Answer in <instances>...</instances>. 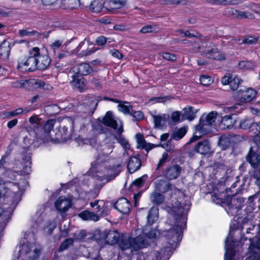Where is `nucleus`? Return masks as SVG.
<instances>
[{
  "label": "nucleus",
  "mask_w": 260,
  "mask_h": 260,
  "mask_svg": "<svg viewBox=\"0 0 260 260\" xmlns=\"http://www.w3.org/2000/svg\"><path fill=\"white\" fill-rule=\"evenodd\" d=\"M252 119H245L240 123V127L243 129H250L251 124L252 123Z\"/></svg>",
  "instance_id": "49"
},
{
  "label": "nucleus",
  "mask_w": 260,
  "mask_h": 260,
  "mask_svg": "<svg viewBox=\"0 0 260 260\" xmlns=\"http://www.w3.org/2000/svg\"><path fill=\"white\" fill-rule=\"evenodd\" d=\"M186 132L187 129L186 127L180 128L173 134L172 138L175 140L178 141L184 137Z\"/></svg>",
  "instance_id": "41"
},
{
  "label": "nucleus",
  "mask_w": 260,
  "mask_h": 260,
  "mask_svg": "<svg viewBox=\"0 0 260 260\" xmlns=\"http://www.w3.org/2000/svg\"><path fill=\"white\" fill-rule=\"evenodd\" d=\"M177 32L179 34H177V35H180L182 37H187L189 38H191V37H196L197 38L198 36V33H196L195 34H191L189 31H187V30L185 32H183L182 30H180L177 31Z\"/></svg>",
  "instance_id": "54"
},
{
  "label": "nucleus",
  "mask_w": 260,
  "mask_h": 260,
  "mask_svg": "<svg viewBox=\"0 0 260 260\" xmlns=\"http://www.w3.org/2000/svg\"><path fill=\"white\" fill-rule=\"evenodd\" d=\"M181 2L180 0H160L159 2L160 4L165 5H178Z\"/></svg>",
  "instance_id": "57"
},
{
  "label": "nucleus",
  "mask_w": 260,
  "mask_h": 260,
  "mask_svg": "<svg viewBox=\"0 0 260 260\" xmlns=\"http://www.w3.org/2000/svg\"><path fill=\"white\" fill-rule=\"evenodd\" d=\"M144 232L136 237L122 238L119 245L122 250L130 249L131 251H138L140 249L146 247L148 245V242L146 238Z\"/></svg>",
  "instance_id": "3"
},
{
  "label": "nucleus",
  "mask_w": 260,
  "mask_h": 260,
  "mask_svg": "<svg viewBox=\"0 0 260 260\" xmlns=\"http://www.w3.org/2000/svg\"><path fill=\"white\" fill-rule=\"evenodd\" d=\"M194 151L201 154L205 155L210 150V144L207 140L199 141L194 147Z\"/></svg>",
  "instance_id": "20"
},
{
  "label": "nucleus",
  "mask_w": 260,
  "mask_h": 260,
  "mask_svg": "<svg viewBox=\"0 0 260 260\" xmlns=\"http://www.w3.org/2000/svg\"><path fill=\"white\" fill-rule=\"evenodd\" d=\"M197 112V110L196 111H193L192 107L187 106L182 110L181 116L183 119H186L189 121H191L195 118Z\"/></svg>",
  "instance_id": "29"
},
{
  "label": "nucleus",
  "mask_w": 260,
  "mask_h": 260,
  "mask_svg": "<svg viewBox=\"0 0 260 260\" xmlns=\"http://www.w3.org/2000/svg\"><path fill=\"white\" fill-rule=\"evenodd\" d=\"M228 12L229 15L232 16L235 18L239 19L240 11L234 9L230 8L228 9Z\"/></svg>",
  "instance_id": "62"
},
{
  "label": "nucleus",
  "mask_w": 260,
  "mask_h": 260,
  "mask_svg": "<svg viewBox=\"0 0 260 260\" xmlns=\"http://www.w3.org/2000/svg\"><path fill=\"white\" fill-rule=\"evenodd\" d=\"M189 201H185L182 205L177 202L173 206L175 221L174 224L167 221L165 228L161 234L166 238L167 243L162 248L159 250H153L140 254L137 260H168L177 246V243L181 241L182 236V230L185 228L187 220V215L190 208Z\"/></svg>",
  "instance_id": "1"
},
{
  "label": "nucleus",
  "mask_w": 260,
  "mask_h": 260,
  "mask_svg": "<svg viewBox=\"0 0 260 260\" xmlns=\"http://www.w3.org/2000/svg\"><path fill=\"white\" fill-rule=\"evenodd\" d=\"M161 146L169 152L173 151L175 149V146L172 144V142L171 141H169L167 142L162 144L161 145Z\"/></svg>",
  "instance_id": "58"
},
{
  "label": "nucleus",
  "mask_w": 260,
  "mask_h": 260,
  "mask_svg": "<svg viewBox=\"0 0 260 260\" xmlns=\"http://www.w3.org/2000/svg\"><path fill=\"white\" fill-rule=\"evenodd\" d=\"M19 34L22 36H39V33L36 31H30L29 29H20L18 32Z\"/></svg>",
  "instance_id": "43"
},
{
  "label": "nucleus",
  "mask_w": 260,
  "mask_h": 260,
  "mask_svg": "<svg viewBox=\"0 0 260 260\" xmlns=\"http://www.w3.org/2000/svg\"><path fill=\"white\" fill-rule=\"evenodd\" d=\"M74 242V239L72 238H69L63 241L60 245V248L62 250L66 249L68 246L72 245Z\"/></svg>",
  "instance_id": "59"
},
{
  "label": "nucleus",
  "mask_w": 260,
  "mask_h": 260,
  "mask_svg": "<svg viewBox=\"0 0 260 260\" xmlns=\"http://www.w3.org/2000/svg\"><path fill=\"white\" fill-rule=\"evenodd\" d=\"M137 142V148L145 149L146 150L151 149V144H147L142 134L138 133L136 136Z\"/></svg>",
  "instance_id": "33"
},
{
  "label": "nucleus",
  "mask_w": 260,
  "mask_h": 260,
  "mask_svg": "<svg viewBox=\"0 0 260 260\" xmlns=\"http://www.w3.org/2000/svg\"><path fill=\"white\" fill-rule=\"evenodd\" d=\"M254 15L248 12H243L240 11L239 18V19L247 18V19H253Z\"/></svg>",
  "instance_id": "53"
},
{
  "label": "nucleus",
  "mask_w": 260,
  "mask_h": 260,
  "mask_svg": "<svg viewBox=\"0 0 260 260\" xmlns=\"http://www.w3.org/2000/svg\"><path fill=\"white\" fill-rule=\"evenodd\" d=\"M79 216L84 220H92L97 221L100 220V216L98 214L90 212L88 210H84L79 214Z\"/></svg>",
  "instance_id": "28"
},
{
  "label": "nucleus",
  "mask_w": 260,
  "mask_h": 260,
  "mask_svg": "<svg viewBox=\"0 0 260 260\" xmlns=\"http://www.w3.org/2000/svg\"><path fill=\"white\" fill-rule=\"evenodd\" d=\"M235 122L236 120L233 119L232 115H226L222 117L219 125L222 129H231Z\"/></svg>",
  "instance_id": "27"
},
{
  "label": "nucleus",
  "mask_w": 260,
  "mask_h": 260,
  "mask_svg": "<svg viewBox=\"0 0 260 260\" xmlns=\"http://www.w3.org/2000/svg\"><path fill=\"white\" fill-rule=\"evenodd\" d=\"M159 234V232L157 230L152 229L147 234V237L149 239H155L157 237Z\"/></svg>",
  "instance_id": "60"
},
{
  "label": "nucleus",
  "mask_w": 260,
  "mask_h": 260,
  "mask_svg": "<svg viewBox=\"0 0 260 260\" xmlns=\"http://www.w3.org/2000/svg\"><path fill=\"white\" fill-rule=\"evenodd\" d=\"M32 84L36 87H41L44 89L50 90L52 89V86L40 80H34Z\"/></svg>",
  "instance_id": "39"
},
{
  "label": "nucleus",
  "mask_w": 260,
  "mask_h": 260,
  "mask_svg": "<svg viewBox=\"0 0 260 260\" xmlns=\"http://www.w3.org/2000/svg\"><path fill=\"white\" fill-rule=\"evenodd\" d=\"M29 122L31 124H35V127L40 125L41 119L39 118L37 115H34L29 118Z\"/></svg>",
  "instance_id": "52"
},
{
  "label": "nucleus",
  "mask_w": 260,
  "mask_h": 260,
  "mask_svg": "<svg viewBox=\"0 0 260 260\" xmlns=\"http://www.w3.org/2000/svg\"><path fill=\"white\" fill-rule=\"evenodd\" d=\"M29 135L34 138L38 143H45L53 140L51 135H49L47 132L43 131V128L40 125L35 126L33 129L28 131Z\"/></svg>",
  "instance_id": "8"
},
{
  "label": "nucleus",
  "mask_w": 260,
  "mask_h": 260,
  "mask_svg": "<svg viewBox=\"0 0 260 260\" xmlns=\"http://www.w3.org/2000/svg\"><path fill=\"white\" fill-rule=\"evenodd\" d=\"M41 247L34 243H26L20 245L19 249V256L13 260H22L24 258L34 260L37 258L41 252Z\"/></svg>",
  "instance_id": "5"
},
{
  "label": "nucleus",
  "mask_w": 260,
  "mask_h": 260,
  "mask_svg": "<svg viewBox=\"0 0 260 260\" xmlns=\"http://www.w3.org/2000/svg\"><path fill=\"white\" fill-rule=\"evenodd\" d=\"M105 7V1L94 0L90 5V9L94 12H99Z\"/></svg>",
  "instance_id": "38"
},
{
  "label": "nucleus",
  "mask_w": 260,
  "mask_h": 260,
  "mask_svg": "<svg viewBox=\"0 0 260 260\" xmlns=\"http://www.w3.org/2000/svg\"><path fill=\"white\" fill-rule=\"evenodd\" d=\"M141 165L140 160L135 156L131 157L127 164V168L130 173L137 171Z\"/></svg>",
  "instance_id": "26"
},
{
  "label": "nucleus",
  "mask_w": 260,
  "mask_h": 260,
  "mask_svg": "<svg viewBox=\"0 0 260 260\" xmlns=\"http://www.w3.org/2000/svg\"><path fill=\"white\" fill-rule=\"evenodd\" d=\"M71 206V200L66 197H59L55 203V206L60 212H66Z\"/></svg>",
  "instance_id": "16"
},
{
  "label": "nucleus",
  "mask_w": 260,
  "mask_h": 260,
  "mask_svg": "<svg viewBox=\"0 0 260 260\" xmlns=\"http://www.w3.org/2000/svg\"><path fill=\"white\" fill-rule=\"evenodd\" d=\"M74 71L78 75L86 76L92 72V69L89 64L82 63L75 67Z\"/></svg>",
  "instance_id": "22"
},
{
  "label": "nucleus",
  "mask_w": 260,
  "mask_h": 260,
  "mask_svg": "<svg viewBox=\"0 0 260 260\" xmlns=\"http://www.w3.org/2000/svg\"><path fill=\"white\" fill-rule=\"evenodd\" d=\"M229 239L227 238L225 242V248L226 252L224 255V260H241L242 257L239 255L236 256L235 251L232 248L230 245L228 244Z\"/></svg>",
  "instance_id": "23"
},
{
  "label": "nucleus",
  "mask_w": 260,
  "mask_h": 260,
  "mask_svg": "<svg viewBox=\"0 0 260 260\" xmlns=\"http://www.w3.org/2000/svg\"><path fill=\"white\" fill-rule=\"evenodd\" d=\"M182 171V167L178 165L168 166L162 172V176L168 180L177 179Z\"/></svg>",
  "instance_id": "11"
},
{
  "label": "nucleus",
  "mask_w": 260,
  "mask_h": 260,
  "mask_svg": "<svg viewBox=\"0 0 260 260\" xmlns=\"http://www.w3.org/2000/svg\"><path fill=\"white\" fill-rule=\"evenodd\" d=\"M98 102L99 100L96 97L92 98L91 103L89 105V107L90 108V110L92 111V113H93V111L96 109L98 104Z\"/></svg>",
  "instance_id": "64"
},
{
  "label": "nucleus",
  "mask_w": 260,
  "mask_h": 260,
  "mask_svg": "<svg viewBox=\"0 0 260 260\" xmlns=\"http://www.w3.org/2000/svg\"><path fill=\"white\" fill-rule=\"evenodd\" d=\"M37 62V69L44 70L46 69L50 64L51 59L46 54H42L39 51V54L36 57Z\"/></svg>",
  "instance_id": "18"
},
{
  "label": "nucleus",
  "mask_w": 260,
  "mask_h": 260,
  "mask_svg": "<svg viewBox=\"0 0 260 260\" xmlns=\"http://www.w3.org/2000/svg\"><path fill=\"white\" fill-rule=\"evenodd\" d=\"M74 129V122L72 120H68L61 127L59 135L60 137H56L58 140L62 141H67L72 138Z\"/></svg>",
  "instance_id": "12"
},
{
  "label": "nucleus",
  "mask_w": 260,
  "mask_h": 260,
  "mask_svg": "<svg viewBox=\"0 0 260 260\" xmlns=\"http://www.w3.org/2000/svg\"><path fill=\"white\" fill-rule=\"evenodd\" d=\"M258 40V38L254 37L251 36L246 37L243 39L240 44H247L248 45L255 44Z\"/></svg>",
  "instance_id": "44"
},
{
  "label": "nucleus",
  "mask_w": 260,
  "mask_h": 260,
  "mask_svg": "<svg viewBox=\"0 0 260 260\" xmlns=\"http://www.w3.org/2000/svg\"><path fill=\"white\" fill-rule=\"evenodd\" d=\"M23 113V109L22 108H18L16 109L15 110L11 111V112H6L5 114L6 117L7 118H10L11 117H14L17 116L20 114H22Z\"/></svg>",
  "instance_id": "50"
},
{
  "label": "nucleus",
  "mask_w": 260,
  "mask_h": 260,
  "mask_svg": "<svg viewBox=\"0 0 260 260\" xmlns=\"http://www.w3.org/2000/svg\"><path fill=\"white\" fill-rule=\"evenodd\" d=\"M56 121L54 119L47 120L42 126L43 131L47 132L49 135H51L50 132L53 130Z\"/></svg>",
  "instance_id": "40"
},
{
  "label": "nucleus",
  "mask_w": 260,
  "mask_h": 260,
  "mask_svg": "<svg viewBox=\"0 0 260 260\" xmlns=\"http://www.w3.org/2000/svg\"><path fill=\"white\" fill-rule=\"evenodd\" d=\"M102 123L106 126L112 128L119 135L118 137L116 136L114 137L123 148L125 149L130 148L128 141L121 136V134L123 131L122 122L119 120H116L111 111H108L106 113L102 119Z\"/></svg>",
  "instance_id": "2"
},
{
  "label": "nucleus",
  "mask_w": 260,
  "mask_h": 260,
  "mask_svg": "<svg viewBox=\"0 0 260 260\" xmlns=\"http://www.w3.org/2000/svg\"><path fill=\"white\" fill-rule=\"evenodd\" d=\"M253 64L250 61L246 60L240 61L238 63V67L243 70H248L253 68Z\"/></svg>",
  "instance_id": "42"
},
{
  "label": "nucleus",
  "mask_w": 260,
  "mask_h": 260,
  "mask_svg": "<svg viewBox=\"0 0 260 260\" xmlns=\"http://www.w3.org/2000/svg\"><path fill=\"white\" fill-rule=\"evenodd\" d=\"M246 160L252 168H256L260 163V156L250 148Z\"/></svg>",
  "instance_id": "21"
},
{
  "label": "nucleus",
  "mask_w": 260,
  "mask_h": 260,
  "mask_svg": "<svg viewBox=\"0 0 260 260\" xmlns=\"http://www.w3.org/2000/svg\"><path fill=\"white\" fill-rule=\"evenodd\" d=\"M72 78V85L75 87L78 88L81 92L82 91L85 86L84 78L82 77V76L78 75H73Z\"/></svg>",
  "instance_id": "30"
},
{
  "label": "nucleus",
  "mask_w": 260,
  "mask_h": 260,
  "mask_svg": "<svg viewBox=\"0 0 260 260\" xmlns=\"http://www.w3.org/2000/svg\"><path fill=\"white\" fill-rule=\"evenodd\" d=\"M40 49L35 47L30 49L28 52V57L25 60L18 62L17 69L21 72H32L37 70L36 57L39 54Z\"/></svg>",
  "instance_id": "6"
},
{
  "label": "nucleus",
  "mask_w": 260,
  "mask_h": 260,
  "mask_svg": "<svg viewBox=\"0 0 260 260\" xmlns=\"http://www.w3.org/2000/svg\"><path fill=\"white\" fill-rule=\"evenodd\" d=\"M131 204L125 198H120L115 203L114 208L123 214H126L129 211Z\"/></svg>",
  "instance_id": "19"
},
{
  "label": "nucleus",
  "mask_w": 260,
  "mask_h": 260,
  "mask_svg": "<svg viewBox=\"0 0 260 260\" xmlns=\"http://www.w3.org/2000/svg\"><path fill=\"white\" fill-rule=\"evenodd\" d=\"M135 120L139 121L144 118V115L140 111H134L132 109L130 114Z\"/></svg>",
  "instance_id": "48"
},
{
  "label": "nucleus",
  "mask_w": 260,
  "mask_h": 260,
  "mask_svg": "<svg viewBox=\"0 0 260 260\" xmlns=\"http://www.w3.org/2000/svg\"><path fill=\"white\" fill-rule=\"evenodd\" d=\"M217 113L214 111L209 113L205 118L202 116L199 124L196 126V134L199 133V135H194L189 140V143L197 141L201 137L202 135H205L210 132V127L212 125L216 119Z\"/></svg>",
  "instance_id": "4"
},
{
  "label": "nucleus",
  "mask_w": 260,
  "mask_h": 260,
  "mask_svg": "<svg viewBox=\"0 0 260 260\" xmlns=\"http://www.w3.org/2000/svg\"><path fill=\"white\" fill-rule=\"evenodd\" d=\"M114 148L113 143L106 145L103 148V153L106 155H108L112 153Z\"/></svg>",
  "instance_id": "51"
},
{
  "label": "nucleus",
  "mask_w": 260,
  "mask_h": 260,
  "mask_svg": "<svg viewBox=\"0 0 260 260\" xmlns=\"http://www.w3.org/2000/svg\"><path fill=\"white\" fill-rule=\"evenodd\" d=\"M200 81L201 84L204 86H208L213 82L212 78L208 75L201 76L200 78Z\"/></svg>",
  "instance_id": "46"
},
{
  "label": "nucleus",
  "mask_w": 260,
  "mask_h": 260,
  "mask_svg": "<svg viewBox=\"0 0 260 260\" xmlns=\"http://www.w3.org/2000/svg\"><path fill=\"white\" fill-rule=\"evenodd\" d=\"M10 51L9 43L6 40H4L2 43L0 44V57L2 56L8 57L9 55Z\"/></svg>",
  "instance_id": "35"
},
{
  "label": "nucleus",
  "mask_w": 260,
  "mask_h": 260,
  "mask_svg": "<svg viewBox=\"0 0 260 260\" xmlns=\"http://www.w3.org/2000/svg\"><path fill=\"white\" fill-rule=\"evenodd\" d=\"M65 106H62L61 104L57 105H47L45 107V111L47 113L50 115H55L59 113V109H65Z\"/></svg>",
  "instance_id": "31"
},
{
  "label": "nucleus",
  "mask_w": 260,
  "mask_h": 260,
  "mask_svg": "<svg viewBox=\"0 0 260 260\" xmlns=\"http://www.w3.org/2000/svg\"><path fill=\"white\" fill-rule=\"evenodd\" d=\"M257 94L254 89L248 88L244 89H240L235 93V98L241 102H248L255 99Z\"/></svg>",
  "instance_id": "10"
},
{
  "label": "nucleus",
  "mask_w": 260,
  "mask_h": 260,
  "mask_svg": "<svg viewBox=\"0 0 260 260\" xmlns=\"http://www.w3.org/2000/svg\"><path fill=\"white\" fill-rule=\"evenodd\" d=\"M201 53L202 55L208 58L220 61L225 59L224 54L215 46H207V45L205 49L201 51Z\"/></svg>",
  "instance_id": "7"
},
{
  "label": "nucleus",
  "mask_w": 260,
  "mask_h": 260,
  "mask_svg": "<svg viewBox=\"0 0 260 260\" xmlns=\"http://www.w3.org/2000/svg\"><path fill=\"white\" fill-rule=\"evenodd\" d=\"M215 5H238L240 3V0H215Z\"/></svg>",
  "instance_id": "45"
},
{
  "label": "nucleus",
  "mask_w": 260,
  "mask_h": 260,
  "mask_svg": "<svg viewBox=\"0 0 260 260\" xmlns=\"http://www.w3.org/2000/svg\"><path fill=\"white\" fill-rule=\"evenodd\" d=\"M181 116V113L179 111L173 112L171 114V119L174 122H178L180 121V118Z\"/></svg>",
  "instance_id": "61"
},
{
  "label": "nucleus",
  "mask_w": 260,
  "mask_h": 260,
  "mask_svg": "<svg viewBox=\"0 0 260 260\" xmlns=\"http://www.w3.org/2000/svg\"><path fill=\"white\" fill-rule=\"evenodd\" d=\"M231 144V138L229 136L222 135L218 140V145L220 146L222 149L225 150L230 146Z\"/></svg>",
  "instance_id": "37"
},
{
  "label": "nucleus",
  "mask_w": 260,
  "mask_h": 260,
  "mask_svg": "<svg viewBox=\"0 0 260 260\" xmlns=\"http://www.w3.org/2000/svg\"><path fill=\"white\" fill-rule=\"evenodd\" d=\"M248 252L250 254L249 258L251 260H260V245H255L251 243Z\"/></svg>",
  "instance_id": "25"
},
{
  "label": "nucleus",
  "mask_w": 260,
  "mask_h": 260,
  "mask_svg": "<svg viewBox=\"0 0 260 260\" xmlns=\"http://www.w3.org/2000/svg\"><path fill=\"white\" fill-rule=\"evenodd\" d=\"M107 42V39L105 37L101 36L98 37L95 40V44L98 46H103Z\"/></svg>",
  "instance_id": "63"
},
{
  "label": "nucleus",
  "mask_w": 260,
  "mask_h": 260,
  "mask_svg": "<svg viewBox=\"0 0 260 260\" xmlns=\"http://www.w3.org/2000/svg\"><path fill=\"white\" fill-rule=\"evenodd\" d=\"M104 202L103 201L96 200L94 202H90V205L92 208H95L99 212L98 215L101 217H104L108 214L107 209L104 207Z\"/></svg>",
  "instance_id": "24"
},
{
  "label": "nucleus",
  "mask_w": 260,
  "mask_h": 260,
  "mask_svg": "<svg viewBox=\"0 0 260 260\" xmlns=\"http://www.w3.org/2000/svg\"><path fill=\"white\" fill-rule=\"evenodd\" d=\"M158 217V210L157 208L153 207L150 208L147 216V221L149 224H152L155 222Z\"/></svg>",
  "instance_id": "32"
},
{
  "label": "nucleus",
  "mask_w": 260,
  "mask_h": 260,
  "mask_svg": "<svg viewBox=\"0 0 260 260\" xmlns=\"http://www.w3.org/2000/svg\"><path fill=\"white\" fill-rule=\"evenodd\" d=\"M118 110L119 111L123 113L124 114H129L132 110V106L130 105H126L124 104H119L118 106Z\"/></svg>",
  "instance_id": "47"
},
{
  "label": "nucleus",
  "mask_w": 260,
  "mask_h": 260,
  "mask_svg": "<svg viewBox=\"0 0 260 260\" xmlns=\"http://www.w3.org/2000/svg\"><path fill=\"white\" fill-rule=\"evenodd\" d=\"M156 112L151 113V115L153 119L154 127L160 128L164 126L169 118V115L166 114H155Z\"/></svg>",
  "instance_id": "17"
},
{
  "label": "nucleus",
  "mask_w": 260,
  "mask_h": 260,
  "mask_svg": "<svg viewBox=\"0 0 260 260\" xmlns=\"http://www.w3.org/2000/svg\"><path fill=\"white\" fill-rule=\"evenodd\" d=\"M127 0H105V8L109 10L120 9L125 7Z\"/></svg>",
  "instance_id": "15"
},
{
  "label": "nucleus",
  "mask_w": 260,
  "mask_h": 260,
  "mask_svg": "<svg viewBox=\"0 0 260 260\" xmlns=\"http://www.w3.org/2000/svg\"><path fill=\"white\" fill-rule=\"evenodd\" d=\"M156 189L162 193L171 191L174 194H182L181 190L177 188L171 183L165 181L160 180L156 184Z\"/></svg>",
  "instance_id": "14"
},
{
  "label": "nucleus",
  "mask_w": 260,
  "mask_h": 260,
  "mask_svg": "<svg viewBox=\"0 0 260 260\" xmlns=\"http://www.w3.org/2000/svg\"><path fill=\"white\" fill-rule=\"evenodd\" d=\"M119 238L118 233L116 231H112L108 233L105 237V240L109 244L112 245L118 241Z\"/></svg>",
  "instance_id": "34"
},
{
  "label": "nucleus",
  "mask_w": 260,
  "mask_h": 260,
  "mask_svg": "<svg viewBox=\"0 0 260 260\" xmlns=\"http://www.w3.org/2000/svg\"><path fill=\"white\" fill-rule=\"evenodd\" d=\"M169 157V155L167 153H164L162 155V157L161 158H160L159 162L157 164L156 170H158L160 167L162 166H163L165 163L166 162L167 159Z\"/></svg>",
  "instance_id": "56"
},
{
  "label": "nucleus",
  "mask_w": 260,
  "mask_h": 260,
  "mask_svg": "<svg viewBox=\"0 0 260 260\" xmlns=\"http://www.w3.org/2000/svg\"><path fill=\"white\" fill-rule=\"evenodd\" d=\"M160 55L167 60L174 61L176 59V57L174 54H171L169 52L162 53Z\"/></svg>",
  "instance_id": "55"
},
{
  "label": "nucleus",
  "mask_w": 260,
  "mask_h": 260,
  "mask_svg": "<svg viewBox=\"0 0 260 260\" xmlns=\"http://www.w3.org/2000/svg\"><path fill=\"white\" fill-rule=\"evenodd\" d=\"M103 167L105 168V170L103 171L104 176L107 181L113 179L121 172V166L119 164L113 165L109 167H107L108 166L106 163L99 164L96 169H101Z\"/></svg>",
  "instance_id": "9"
},
{
  "label": "nucleus",
  "mask_w": 260,
  "mask_h": 260,
  "mask_svg": "<svg viewBox=\"0 0 260 260\" xmlns=\"http://www.w3.org/2000/svg\"><path fill=\"white\" fill-rule=\"evenodd\" d=\"M150 200L153 204L158 205L163 203L165 197L159 192H153L150 196Z\"/></svg>",
  "instance_id": "36"
},
{
  "label": "nucleus",
  "mask_w": 260,
  "mask_h": 260,
  "mask_svg": "<svg viewBox=\"0 0 260 260\" xmlns=\"http://www.w3.org/2000/svg\"><path fill=\"white\" fill-rule=\"evenodd\" d=\"M221 82L223 85L229 84L232 90H235L238 89L242 81L238 76L229 74L225 75L221 79Z\"/></svg>",
  "instance_id": "13"
}]
</instances>
